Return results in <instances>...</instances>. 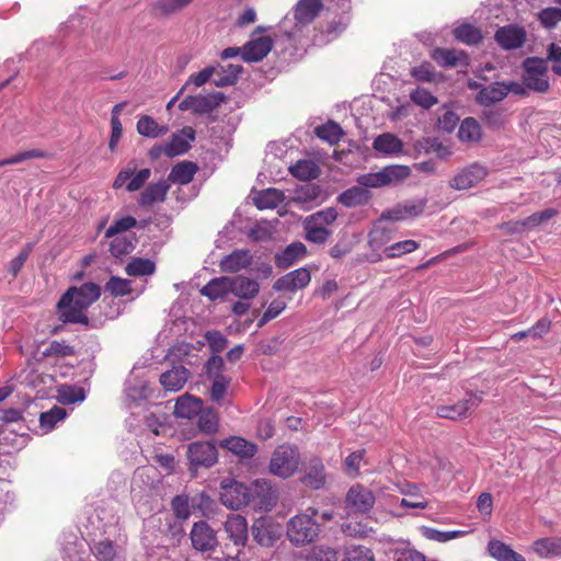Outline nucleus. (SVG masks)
<instances>
[{"instance_id":"nucleus-12","label":"nucleus","mask_w":561,"mask_h":561,"mask_svg":"<svg viewBox=\"0 0 561 561\" xmlns=\"http://www.w3.org/2000/svg\"><path fill=\"white\" fill-rule=\"evenodd\" d=\"M310 280V271L306 267H300L277 278L273 284V288L276 291L295 293L298 289L307 287Z\"/></svg>"},{"instance_id":"nucleus-62","label":"nucleus","mask_w":561,"mask_h":561,"mask_svg":"<svg viewBox=\"0 0 561 561\" xmlns=\"http://www.w3.org/2000/svg\"><path fill=\"white\" fill-rule=\"evenodd\" d=\"M411 101L426 110L434 106L438 100L426 89L417 88L410 94Z\"/></svg>"},{"instance_id":"nucleus-59","label":"nucleus","mask_w":561,"mask_h":561,"mask_svg":"<svg viewBox=\"0 0 561 561\" xmlns=\"http://www.w3.org/2000/svg\"><path fill=\"white\" fill-rule=\"evenodd\" d=\"M137 220L131 216H126L115 220L105 231V238L111 239L117 237L119 233L128 231L136 227Z\"/></svg>"},{"instance_id":"nucleus-48","label":"nucleus","mask_w":561,"mask_h":561,"mask_svg":"<svg viewBox=\"0 0 561 561\" xmlns=\"http://www.w3.org/2000/svg\"><path fill=\"white\" fill-rule=\"evenodd\" d=\"M135 249V244L131 238L126 236L114 237L110 243V252L116 259H122Z\"/></svg>"},{"instance_id":"nucleus-25","label":"nucleus","mask_w":561,"mask_h":561,"mask_svg":"<svg viewBox=\"0 0 561 561\" xmlns=\"http://www.w3.org/2000/svg\"><path fill=\"white\" fill-rule=\"evenodd\" d=\"M259 290L260 285L254 279L241 275L230 277V293L241 299H253L259 294Z\"/></svg>"},{"instance_id":"nucleus-31","label":"nucleus","mask_w":561,"mask_h":561,"mask_svg":"<svg viewBox=\"0 0 561 561\" xmlns=\"http://www.w3.org/2000/svg\"><path fill=\"white\" fill-rule=\"evenodd\" d=\"M533 550L541 558L561 557V537L539 538L533 543Z\"/></svg>"},{"instance_id":"nucleus-46","label":"nucleus","mask_w":561,"mask_h":561,"mask_svg":"<svg viewBox=\"0 0 561 561\" xmlns=\"http://www.w3.org/2000/svg\"><path fill=\"white\" fill-rule=\"evenodd\" d=\"M156 271V265L150 259L134 257L126 266L128 276H148Z\"/></svg>"},{"instance_id":"nucleus-45","label":"nucleus","mask_w":561,"mask_h":561,"mask_svg":"<svg viewBox=\"0 0 561 561\" xmlns=\"http://www.w3.org/2000/svg\"><path fill=\"white\" fill-rule=\"evenodd\" d=\"M305 239L314 244H324L332 236V231L329 228L320 227L311 224L309 220L304 221Z\"/></svg>"},{"instance_id":"nucleus-16","label":"nucleus","mask_w":561,"mask_h":561,"mask_svg":"<svg viewBox=\"0 0 561 561\" xmlns=\"http://www.w3.org/2000/svg\"><path fill=\"white\" fill-rule=\"evenodd\" d=\"M431 57L443 68L468 67L470 64L469 55L463 50L455 48L437 47L433 49Z\"/></svg>"},{"instance_id":"nucleus-61","label":"nucleus","mask_w":561,"mask_h":561,"mask_svg":"<svg viewBox=\"0 0 561 561\" xmlns=\"http://www.w3.org/2000/svg\"><path fill=\"white\" fill-rule=\"evenodd\" d=\"M205 340L207 341L211 353L216 355H219V353L228 345L227 337L218 330L207 331L205 333Z\"/></svg>"},{"instance_id":"nucleus-17","label":"nucleus","mask_w":561,"mask_h":561,"mask_svg":"<svg viewBox=\"0 0 561 561\" xmlns=\"http://www.w3.org/2000/svg\"><path fill=\"white\" fill-rule=\"evenodd\" d=\"M195 139V130L187 126L179 133L172 135L170 141L164 146L163 152L167 157L173 158L183 154L191 148V142Z\"/></svg>"},{"instance_id":"nucleus-28","label":"nucleus","mask_w":561,"mask_h":561,"mask_svg":"<svg viewBox=\"0 0 561 561\" xmlns=\"http://www.w3.org/2000/svg\"><path fill=\"white\" fill-rule=\"evenodd\" d=\"M285 199V194L280 190L270 187L262 190L252 197L253 204L257 209H274Z\"/></svg>"},{"instance_id":"nucleus-60","label":"nucleus","mask_w":561,"mask_h":561,"mask_svg":"<svg viewBox=\"0 0 561 561\" xmlns=\"http://www.w3.org/2000/svg\"><path fill=\"white\" fill-rule=\"evenodd\" d=\"M211 380L210 398L215 402H221L228 390L231 379L226 376H215Z\"/></svg>"},{"instance_id":"nucleus-49","label":"nucleus","mask_w":561,"mask_h":561,"mask_svg":"<svg viewBox=\"0 0 561 561\" xmlns=\"http://www.w3.org/2000/svg\"><path fill=\"white\" fill-rule=\"evenodd\" d=\"M105 291L110 293L113 297H123L130 295L131 282L118 276H112L105 284Z\"/></svg>"},{"instance_id":"nucleus-24","label":"nucleus","mask_w":561,"mask_h":561,"mask_svg":"<svg viewBox=\"0 0 561 561\" xmlns=\"http://www.w3.org/2000/svg\"><path fill=\"white\" fill-rule=\"evenodd\" d=\"M190 377V370L184 366H175L160 376V383L167 391H180Z\"/></svg>"},{"instance_id":"nucleus-38","label":"nucleus","mask_w":561,"mask_h":561,"mask_svg":"<svg viewBox=\"0 0 561 561\" xmlns=\"http://www.w3.org/2000/svg\"><path fill=\"white\" fill-rule=\"evenodd\" d=\"M314 134L318 138L330 145L339 144L344 136L342 127L334 121H328L325 124L317 126Z\"/></svg>"},{"instance_id":"nucleus-2","label":"nucleus","mask_w":561,"mask_h":561,"mask_svg":"<svg viewBox=\"0 0 561 561\" xmlns=\"http://www.w3.org/2000/svg\"><path fill=\"white\" fill-rule=\"evenodd\" d=\"M319 514L317 508L309 507L306 513L293 516L287 524L288 540L296 547L313 542L320 533V525L314 519Z\"/></svg>"},{"instance_id":"nucleus-32","label":"nucleus","mask_w":561,"mask_h":561,"mask_svg":"<svg viewBox=\"0 0 561 561\" xmlns=\"http://www.w3.org/2000/svg\"><path fill=\"white\" fill-rule=\"evenodd\" d=\"M201 295L207 297L210 300H217L224 298L230 293V277L220 276L210 279L202 289Z\"/></svg>"},{"instance_id":"nucleus-57","label":"nucleus","mask_w":561,"mask_h":561,"mask_svg":"<svg viewBox=\"0 0 561 561\" xmlns=\"http://www.w3.org/2000/svg\"><path fill=\"white\" fill-rule=\"evenodd\" d=\"M171 508L178 520L186 522L191 516L188 496L185 494L175 495L171 501Z\"/></svg>"},{"instance_id":"nucleus-15","label":"nucleus","mask_w":561,"mask_h":561,"mask_svg":"<svg viewBox=\"0 0 561 561\" xmlns=\"http://www.w3.org/2000/svg\"><path fill=\"white\" fill-rule=\"evenodd\" d=\"M274 46L270 36L253 38L242 46V60L245 62H259L263 60Z\"/></svg>"},{"instance_id":"nucleus-41","label":"nucleus","mask_w":561,"mask_h":561,"mask_svg":"<svg viewBox=\"0 0 561 561\" xmlns=\"http://www.w3.org/2000/svg\"><path fill=\"white\" fill-rule=\"evenodd\" d=\"M505 96L504 82H495L480 90L477 94V101L482 105H490L502 101Z\"/></svg>"},{"instance_id":"nucleus-8","label":"nucleus","mask_w":561,"mask_h":561,"mask_svg":"<svg viewBox=\"0 0 561 561\" xmlns=\"http://www.w3.org/2000/svg\"><path fill=\"white\" fill-rule=\"evenodd\" d=\"M190 538L192 547L202 553L213 552L219 546L217 533L205 520L193 524Z\"/></svg>"},{"instance_id":"nucleus-4","label":"nucleus","mask_w":561,"mask_h":561,"mask_svg":"<svg viewBox=\"0 0 561 561\" xmlns=\"http://www.w3.org/2000/svg\"><path fill=\"white\" fill-rule=\"evenodd\" d=\"M481 402L482 392L476 393L469 391L467 392V398L459 400L456 403L437 405L435 413L442 419L460 421L470 415L471 411H473Z\"/></svg>"},{"instance_id":"nucleus-33","label":"nucleus","mask_w":561,"mask_h":561,"mask_svg":"<svg viewBox=\"0 0 561 561\" xmlns=\"http://www.w3.org/2000/svg\"><path fill=\"white\" fill-rule=\"evenodd\" d=\"M488 551L497 561H526L518 552L501 540L492 539L488 543Z\"/></svg>"},{"instance_id":"nucleus-56","label":"nucleus","mask_w":561,"mask_h":561,"mask_svg":"<svg viewBox=\"0 0 561 561\" xmlns=\"http://www.w3.org/2000/svg\"><path fill=\"white\" fill-rule=\"evenodd\" d=\"M197 415V426L205 433H213L218 426V416L213 409L202 410Z\"/></svg>"},{"instance_id":"nucleus-19","label":"nucleus","mask_w":561,"mask_h":561,"mask_svg":"<svg viewBox=\"0 0 561 561\" xmlns=\"http://www.w3.org/2000/svg\"><path fill=\"white\" fill-rule=\"evenodd\" d=\"M307 254V247L302 242L296 241L287 245L282 252L276 253L274 262L278 268L286 270Z\"/></svg>"},{"instance_id":"nucleus-42","label":"nucleus","mask_w":561,"mask_h":561,"mask_svg":"<svg viewBox=\"0 0 561 561\" xmlns=\"http://www.w3.org/2000/svg\"><path fill=\"white\" fill-rule=\"evenodd\" d=\"M453 34L458 42L467 45H477L483 39L481 30L472 24H461L453 31Z\"/></svg>"},{"instance_id":"nucleus-51","label":"nucleus","mask_w":561,"mask_h":561,"mask_svg":"<svg viewBox=\"0 0 561 561\" xmlns=\"http://www.w3.org/2000/svg\"><path fill=\"white\" fill-rule=\"evenodd\" d=\"M66 410L60 407H54L49 411L39 415V425L45 432L51 431L55 425L66 417Z\"/></svg>"},{"instance_id":"nucleus-3","label":"nucleus","mask_w":561,"mask_h":561,"mask_svg":"<svg viewBox=\"0 0 561 561\" xmlns=\"http://www.w3.org/2000/svg\"><path fill=\"white\" fill-rule=\"evenodd\" d=\"M522 68L523 81L527 89L538 93H547L549 91L547 60L539 57H527L523 61Z\"/></svg>"},{"instance_id":"nucleus-10","label":"nucleus","mask_w":561,"mask_h":561,"mask_svg":"<svg viewBox=\"0 0 561 561\" xmlns=\"http://www.w3.org/2000/svg\"><path fill=\"white\" fill-rule=\"evenodd\" d=\"M494 39L504 50L518 49L526 43L527 32L518 24H507L496 30Z\"/></svg>"},{"instance_id":"nucleus-34","label":"nucleus","mask_w":561,"mask_h":561,"mask_svg":"<svg viewBox=\"0 0 561 561\" xmlns=\"http://www.w3.org/2000/svg\"><path fill=\"white\" fill-rule=\"evenodd\" d=\"M373 147L375 150L382 153L398 154L403 149V142L396 135L391 133H385L375 138Z\"/></svg>"},{"instance_id":"nucleus-22","label":"nucleus","mask_w":561,"mask_h":561,"mask_svg":"<svg viewBox=\"0 0 561 561\" xmlns=\"http://www.w3.org/2000/svg\"><path fill=\"white\" fill-rule=\"evenodd\" d=\"M321 0H299L294 9V19L298 24H310L322 11Z\"/></svg>"},{"instance_id":"nucleus-7","label":"nucleus","mask_w":561,"mask_h":561,"mask_svg":"<svg viewBox=\"0 0 561 561\" xmlns=\"http://www.w3.org/2000/svg\"><path fill=\"white\" fill-rule=\"evenodd\" d=\"M225 100L226 96L222 92L208 93L206 95H187L181 101L179 108L203 115L215 111Z\"/></svg>"},{"instance_id":"nucleus-43","label":"nucleus","mask_w":561,"mask_h":561,"mask_svg":"<svg viewBox=\"0 0 561 561\" xmlns=\"http://www.w3.org/2000/svg\"><path fill=\"white\" fill-rule=\"evenodd\" d=\"M482 136L480 124L473 117L465 118L459 127L458 137L463 142H478Z\"/></svg>"},{"instance_id":"nucleus-55","label":"nucleus","mask_w":561,"mask_h":561,"mask_svg":"<svg viewBox=\"0 0 561 561\" xmlns=\"http://www.w3.org/2000/svg\"><path fill=\"white\" fill-rule=\"evenodd\" d=\"M342 561H375L374 553L364 546L345 547Z\"/></svg>"},{"instance_id":"nucleus-52","label":"nucleus","mask_w":561,"mask_h":561,"mask_svg":"<svg viewBox=\"0 0 561 561\" xmlns=\"http://www.w3.org/2000/svg\"><path fill=\"white\" fill-rule=\"evenodd\" d=\"M422 534L425 538L437 542H447L449 540L462 537L467 534L465 530H438L432 527H423Z\"/></svg>"},{"instance_id":"nucleus-39","label":"nucleus","mask_w":561,"mask_h":561,"mask_svg":"<svg viewBox=\"0 0 561 561\" xmlns=\"http://www.w3.org/2000/svg\"><path fill=\"white\" fill-rule=\"evenodd\" d=\"M136 128L141 136L148 138H157L168 133L167 126L159 125L156 119L149 115L140 116Z\"/></svg>"},{"instance_id":"nucleus-50","label":"nucleus","mask_w":561,"mask_h":561,"mask_svg":"<svg viewBox=\"0 0 561 561\" xmlns=\"http://www.w3.org/2000/svg\"><path fill=\"white\" fill-rule=\"evenodd\" d=\"M419 242L414 240H404L392 243L385 248V255L388 259L400 257L404 254L412 253L419 249Z\"/></svg>"},{"instance_id":"nucleus-13","label":"nucleus","mask_w":561,"mask_h":561,"mask_svg":"<svg viewBox=\"0 0 561 561\" xmlns=\"http://www.w3.org/2000/svg\"><path fill=\"white\" fill-rule=\"evenodd\" d=\"M426 207V199L404 201L382 213L381 219L392 221L405 220L422 215Z\"/></svg>"},{"instance_id":"nucleus-36","label":"nucleus","mask_w":561,"mask_h":561,"mask_svg":"<svg viewBox=\"0 0 561 561\" xmlns=\"http://www.w3.org/2000/svg\"><path fill=\"white\" fill-rule=\"evenodd\" d=\"M289 172L300 181H311L319 176L321 170L312 160H299L289 168Z\"/></svg>"},{"instance_id":"nucleus-40","label":"nucleus","mask_w":561,"mask_h":561,"mask_svg":"<svg viewBox=\"0 0 561 561\" xmlns=\"http://www.w3.org/2000/svg\"><path fill=\"white\" fill-rule=\"evenodd\" d=\"M202 409V400L188 394H184L176 400L175 414L179 417L191 419Z\"/></svg>"},{"instance_id":"nucleus-27","label":"nucleus","mask_w":561,"mask_h":561,"mask_svg":"<svg viewBox=\"0 0 561 561\" xmlns=\"http://www.w3.org/2000/svg\"><path fill=\"white\" fill-rule=\"evenodd\" d=\"M198 171V167L192 161H182L172 167L169 175L168 183H175L186 185L191 183Z\"/></svg>"},{"instance_id":"nucleus-30","label":"nucleus","mask_w":561,"mask_h":561,"mask_svg":"<svg viewBox=\"0 0 561 561\" xmlns=\"http://www.w3.org/2000/svg\"><path fill=\"white\" fill-rule=\"evenodd\" d=\"M394 230L382 225L381 220L377 222L368 234V245L373 251L388 247L393 239Z\"/></svg>"},{"instance_id":"nucleus-44","label":"nucleus","mask_w":561,"mask_h":561,"mask_svg":"<svg viewBox=\"0 0 561 561\" xmlns=\"http://www.w3.org/2000/svg\"><path fill=\"white\" fill-rule=\"evenodd\" d=\"M385 186L397 185L411 175V170L407 165L393 164L381 169Z\"/></svg>"},{"instance_id":"nucleus-64","label":"nucleus","mask_w":561,"mask_h":561,"mask_svg":"<svg viewBox=\"0 0 561 561\" xmlns=\"http://www.w3.org/2000/svg\"><path fill=\"white\" fill-rule=\"evenodd\" d=\"M547 60V64L552 62L551 70L554 75L561 77V46L551 43L547 48V57L543 58Z\"/></svg>"},{"instance_id":"nucleus-37","label":"nucleus","mask_w":561,"mask_h":561,"mask_svg":"<svg viewBox=\"0 0 561 561\" xmlns=\"http://www.w3.org/2000/svg\"><path fill=\"white\" fill-rule=\"evenodd\" d=\"M299 458H271L270 471L272 474L286 479L293 476L299 466Z\"/></svg>"},{"instance_id":"nucleus-9","label":"nucleus","mask_w":561,"mask_h":561,"mask_svg":"<svg viewBox=\"0 0 561 561\" xmlns=\"http://www.w3.org/2000/svg\"><path fill=\"white\" fill-rule=\"evenodd\" d=\"M253 539L261 547H273L280 537V527L271 517H260L251 527Z\"/></svg>"},{"instance_id":"nucleus-23","label":"nucleus","mask_w":561,"mask_h":561,"mask_svg":"<svg viewBox=\"0 0 561 561\" xmlns=\"http://www.w3.org/2000/svg\"><path fill=\"white\" fill-rule=\"evenodd\" d=\"M194 0H156L150 4L154 18H169L185 10Z\"/></svg>"},{"instance_id":"nucleus-20","label":"nucleus","mask_w":561,"mask_h":561,"mask_svg":"<svg viewBox=\"0 0 561 561\" xmlns=\"http://www.w3.org/2000/svg\"><path fill=\"white\" fill-rule=\"evenodd\" d=\"M253 256L250 250H234L226 255L220 262V268L227 273H238L252 264Z\"/></svg>"},{"instance_id":"nucleus-35","label":"nucleus","mask_w":561,"mask_h":561,"mask_svg":"<svg viewBox=\"0 0 561 561\" xmlns=\"http://www.w3.org/2000/svg\"><path fill=\"white\" fill-rule=\"evenodd\" d=\"M243 71V67L241 65H232L229 64L226 67L215 68L214 73V84L216 87H226L234 84L240 73Z\"/></svg>"},{"instance_id":"nucleus-29","label":"nucleus","mask_w":561,"mask_h":561,"mask_svg":"<svg viewBox=\"0 0 561 561\" xmlns=\"http://www.w3.org/2000/svg\"><path fill=\"white\" fill-rule=\"evenodd\" d=\"M220 447L229 450L234 456H255L257 447L240 436H230L220 442Z\"/></svg>"},{"instance_id":"nucleus-6","label":"nucleus","mask_w":561,"mask_h":561,"mask_svg":"<svg viewBox=\"0 0 561 561\" xmlns=\"http://www.w3.org/2000/svg\"><path fill=\"white\" fill-rule=\"evenodd\" d=\"M376 502L374 493L356 483L350 488L345 496V508L351 514L364 515L371 511Z\"/></svg>"},{"instance_id":"nucleus-47","label":"nucleus","mask_w":561,"mask_h":561,"mask_svg":"<svg viewBox=\"0 0 561 561\" xmlns=\"http://www.w3.org/2000/svg\"><path fill=\"white\" fill-rule=\"evenodd\" d=\"M302 483L313 490L321 489L325 483L324 467L318 462L311 466L308 472L301 479Z\"/></svg>"},{"instance_id":"nucleus-54","label":"nucleus","mask_w":561,"mask_h":561,"mask_svg":"<svg viewBox=\"0 0 561 561\" xmlns=\"http://www.w3.org/2000/svg\"><path fill=\"white\" fill-rule=\"evenodd\" d=\"M305 561H339V556L333 548L320 545L308 551Z\"/></svg>"},{"instance_id":"nucleus-11","label":"nucleus","mask_w":561,"mask_h":561,"mask_svg":"<svg viewBox=\"0 0 561 561\" xmlns=\"http://www.w3.org/2000/svg\"><path fill=\"white\" fill-rule=\"evenodd\" d=\"M249 490L251 494V504L253 507L270 511L276 504V490L267 480H254Z\"/></svg>"},{"instance_id":"nucleus-53","label":"nucleus","mask_w":561,"mask_h":561,"mask_svg":"<svg viewBox=\"0 0 561 561\" xmlns=\"http://www.w3.org/2000/svg\"><path fill=\"white\" fill-rule=\"evenodd\" d=\"M337 216L339 213L335 207H327L324 209L311 214L306 219L313 225L328 228L329 226H332L335 222Z\"/></svg>"},{"instance_id":"nucleus-21","label":"nucleus","mask_w":561,"mask_h":561,"mask_svg":"<svg viewBox=\"0 0 561 561\" xmlns=\"http://www.w3.org/2000/svg\"><path fill=\"white\" fill-rule=\"evenodd\" d=\"M225 530L236 546H245L248 541V523L241 515H230L225 522Z\"/></svg>"},{"instance_id":"nucleus-1","label":"nucleus","mask_w":561,"mask_h":561,"mask_svg":"<svg viewBox=\"0 0 561 561\" xmlns=\"http://www.w3.org/2000/svg\"><path fill=\"white\" fill-rule=\"evenodd\" d=\"M100 296L101 287L92 282L69 287L57 304L58 319L62 323H78L89 327L90 319L85 311Z\"/></svg>"},{"instance_id":"nucleus-58","label":"nucleus","mask_w":561,"mask_h":561,"mask_svg":"<svg viewBox=\"0 0 561 561\" xmlns=\"http://www.w3.org/2000/svg\"><path fill=\"white\" fill-rule=\"evenodd\" d=\"M540 24L548 30H552L561 22V8H546L537 13Z\"/></svg>"},{"instance_id":"nucleus-26","label":"nucleus","mask_w":561,"mask_h":561,"mask_svg":"<svg viewBox=\"0 0 561 561\" xmlns=\"http://www.w3.org/2000/svg\"><path fill=\"white\" fill-rule=\"evenodd\" d=\"M370 199V191L359 184L358 186L347 188L337 196V202L348 208L364 206L368 204Z\"/></svg>"},{"instance_id":"nucleus-5","label":"nucleus","mask_w":561,"mask_h":561,"mask_svg":"<svg viewBox=\"0 0 561 561\" xmlns=\"http://www.w3.org/2000/svg\"><path fill=\"white\" fill-rule=\"evenodd\" d=\"M220 485V501L226 507L238 511L251 504L250 490L245 484L234 480H224Z\"/></svg>"},{"instance_id":"nucleus-14","label":"nucleus","mask_w":561,"mask_h":561,"mask_svg":"<svg viewBox=\"0 0 561 561\" xmlns=\"http://www.w3.org/2000/svg\"><path fill=\"white\" fill-rule=\"evenodd\" d=\"M486 174L488 170L485 167L473 163L456 174L450 181V186L459 191L468 190L481 182Z\"/></svg>"},{"instance_id":"nucleus-18","label":"nucleus","mask_w":561,"mask_h":561,"mask_svg":"<svg viewBox=\"0 0 561 561\" xmlns=\"http://www.w3.org/2000/svg\"><path fill=\"white\" fill-rule=\"evenodd\" d=\"M170 183L167 180H160L148 184L139 194L137 203L140 207H150L156 203H163L167 199Z\"/></svg>"},{"instance_id":"nucleus-63","label":"nucleus","mask_w":561,"mask_h":561,"mask_svg":"<svg viewBox=\"0 0 561 561\" xmlns=\"http://www.w3.org/2000/svg\"><path fill=\"white\" fill-rule=\"evenodd\" d=\"M93 551L99 561H113L116 556L114 545L110 540L95 543Z\"/></svg>"}]
</instances>
